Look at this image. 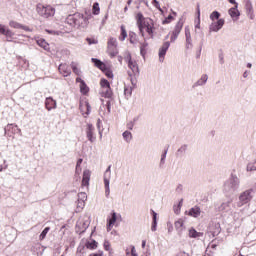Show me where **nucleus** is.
I'll use <instances>...</instances> for the list:
<instances>
[{"label":"nucleus","mask_w":256,"mask_h":256,"mask_svg":"<svg viewBox=\"0 0 256 256\" xmlns=\"http://www.w3.org/2000/svg\"><path fill=\"white\" fill-rule=\"evenodd\" d=\"M101 71H102V73H104V75L107 77V79H113L114 75H113V70H111V66L106 64L101 69Z\"/></svg>","instance_id":"nucleus-27"},{"label":"nucleus","mask_w":256,"mask_h":256,"mask_svg":"<svg viewBox=\"0 0 256 256\" xmlns=\"http://www.w3.org/2000/svg\"><path fill=\"white\" fill-rule=\"evenodd\" d=\"M85 248H87L85 244H80L77 248V253H81L83 255V253H85Z\"/></svg>","instance_id":"nucleus-60"},{"label":"nucleus","mask_w":256,"mask_h":256,"mask_svg":"<svg viewBox=\"0 0 256 256\" xmlns=\"http://www.w3.org/2000/svg\"><path fill=\"white\" fill-rule=\"evenodd\" d=\"M224 25H225V19L220 18L217 21H214L209 25V32L210 33H219V31H221V29H223Z\"/></svg>","instance_id":"nucleus-9"},{"label":"nucleus","mask_w":256,"mask_h":256,"mask_svg":"<svg viewBox=\"0 0 256 256\" xmlns=\"http://www.w3.org/2000/svg\"><path fill=\"white\" fill-rule=\"evenodd\" d=\"M129 69H131L132 75H139V65H137L136 61L131 62L128 64Z\"/></svg>","instance_id":"nucleus-34"},{"label":"nucleus","mask_w":256,"mask_h":256,"mask_svg":"<svg viewBox=\"0 0 256 256\" xmlns=\"http://www.w3.org/2000/svg\"><path fill=\"white\" fill-rule=\"evenodd\" d=\"M185 37H186V49H191L193 47V40L191 39V29L189 26H185Z\"/></svg>","instance_id":"nucleus-20"},{"label":"nucleus","mask_w":256,"mask_h":256,"mask_svg":"<svg viewBox=\"0 0 256 256\" xmlns=\"http://www.w3.org/2000/svg\"><path fill=\"white\" fill-rule=\"evenodd\" d=\"M81 171H82L81 166H76V168H75V177L76 178L80 179Z\"/></svg>","instance_id":"nucleus-59"},{"label":"nucleus","mask_w":256,"mask_h":256,"mask_svg":"<svg viewBox=\"0 0 256 256\" xmlns=\"http://www.w3.org/2000/svg\"><path fill=\"white\" fill-rule=\"evenodd\" d=\"M251 199H253V189L245 190L239 195L238 207L251 203Z\"/></svg>","instance_id":"nucleus-4"},{"label":"nucleus","mask_w":256,"mask_h":256,"mask_svg":"<svg viewBox=\"0 0 256 256\" xmlns=\"http://www.w3.org/2000/svg\"><path fill=\"white\" fill-rule=\"evenodd\" d=\"M183 207V198H181L178 202V204L173 206V211L175 215H179L181 213V208Z\"/></svg>","instance_id":"nucleus-38"},{"label":"nucleus","mask_w":256,"mask_h":256,"mask_svg":"<svg viewBox=\"0 0 256 256\" xmlns=\"http://www.w3.org/2000/svg\"><path fill=\"white\" fill-rule=\"evenodd\" d=\"M36 11L40 17L44 19H50V17H55V7L51 5L37 4Z\"/></svg>","instance_id":"nucleus-3"},{"label":"nucleus","mask_w":256,"mask_h":256,"mask_svg":"<svg viewBox=\"0 0 256 256\" xmlns=\"http://www.w3.org/2000/svg\"><path fill=\"white\" fill-rule=\"evenodd\" d=\"M169 47H171V42L166 41L163 43V45L160 47L158 55L160 61H164L165 55H167V51H169Z\"/></svg>","instance_id":"nucleus-14"},{"label":"nucleus","mask_w":256,"mask_h":256,"mask_svg":"<svg viewBox=\"0 0 256 256\" xmlns=\"http://www.w3.org/2000/svg\"><path fill=\"white\" fill-rule=\"evenodd\" d=\"M50 231H51V227L49 226L45 227L39 235V241H44V239H46L47 237V233H49Z\"/></svg>","instance_id":"nucleus-41"},{"label":"nucleus","mask_w":256,"mask_h":256,"mask_svg":"<svg viewBox=\"0 0 256 256\" xmlns=\"http://www.w3.org/2000/svg\"><path fill=\"white\" fill-rule=\"evenodd\" d=\"M91 61L94 67H97V69H100V71H102V69L107 65L105 62L101 61L98 58H91Z\"/></svg>","instance_id":"nucleus-29"},{"label":"nucleus","mask_w":256,"mask_h":256,"mask_svg":"<svg viewBox=\"0 0 256 256\" xmlns=\"http://www.w3.org/2000/svg\"><path fill=\"white\" fill-rule=\"evenodd\" d=\"M188 235L190 239H199V237H203V232H198L194 227H191Z\"/></svg>","instance_id":"nucleus-25"},{"label":"nucleus","mask_w":256,"mask_h":256,"mask_svg":"<svg viewBox=\"0 0 256 256\" xmlns=\"http://www.w3.org/2000/svg\"><path fill=\"white\" fill-rule=\"evenodd\" d=\"M187 149H189V145H187V144L181 145V146L177 149V151H176V153H175V157H176L177 159H183V157H185V155H187Z\"/></svg>","instance_id":"nucleus-18"},{"label":"nucleus","mask_w":256,"mask_h":256,"mask_svg":"<svg viewBox=\"0 0 256 256\" xmlns=\"http://www.w3.org/2000/svg\"><path fill=\"white\" fill-rule=\"evenodd\" d=\"M89 181H91V170H84L82 176V187H89Z\"/></svg>","instance_id":"nucleus-21"},{"label":"nucleus","mask_w":256,"mask_h":256,"mask_svg":"<svg viewBox=\"0 0 256 256\" xmlns=\"http://www.w3.org/2000/svg\"><path fill=\"white\" fill-rule=\"evenodd\" d=\"M118 219H121V215L117 214L115 210H112L110 216H108L107 218L106 229L108 232L111 231V229H113V226L115 225V223H117Z\"/></svg>","instance_id":"nucleus-8"},{"label":"nucleus","mask_w":256,"mask_h":256,"mask_svg":"<svg viewBox=\"0 0 256 256\" xmlns=\"http://www.w3.org/2000/svg\"><path fill=\"white\" fill-rule=\"evenodd\" d=\"M231 200L222 203L219 207V211H229L231 209Z\"/></svg>","instance_id":"nucleus-39"},{"label":"nucleus","mask_w":256,"mask_h":256,"mask_svg":"<svg viewBox=\"0 0 256 256\" xmlns=\"http://www.w3.org/2000/svg\"><path fill=\"white\" fill-rule=\"evenodd\" d=\"M209 233L212 237H217L221 233V223L213 221L209 227Z\"/></svg>","instance_id":"nucleus-11"},{"label":"nucleus","mask_w":256,"mask_h":256,"mask_svg":"<svg viewBox=\"0 0 256 256\" xmlns=\"http://www.w3.org/2000/svg\"><path fill=\"white\" fill-rule=\"evenodd\" d=\"M86 249H89L90 251H95L97 247H99V243L95 239L86 240L85 242Z\"/></svg>","instance_id":"nucleus-23"},{"label":"nucleus","mask_w":256,"mask_h":256,"mask_svg":"<svg viewBox=\"0 0 256 256\" xmlns=\"http://www.w3.org/2000/svg\"><path fill=\"white\" fill-rule=\"evenodd\" d=\"M122 137H123L124 141L129 143V141H131V139H133V134L129 130H126L122 133Z\"/></svg>","instance_id":"nucleus-44"},{"label":"nucleus","mask_w":256,"mask_h":256,"mask_svg":"<svg viewBox=\"0 0 256 256\" xmlns=\"http://www.w3.org/2000/svg\"><path fill=\"white\" fill-rule=\"evenodd\" d=\"M89 256H103V250L89 254Z\"/></svg>","instance_id":"nucleus-63"},{"label":"nucleus","mask_w":256,"mask_h":256,"mask_svg":"<svg viewBox=\"0 0 256 256\" xmlns=\"http://www.w3.org/2000/svg\"><path fill=\"white\" fill-rule=\"evenodd\" d=\"M85 15L78 12L69 14L65 19V23L72 28L87 29L89 27V21L93 19V14L85 12Z\"/></svg>","instance_id":"nucleus-1"},{"label":"nucleus","mask_w":256,"mask_h":256,"mask_svg":"<svg viewBox=\"0 0 256 256\" xmlns=\"http://www.w3.org/2000/svg\"><path fill=\"white\" fill-rule=\"evenodd\" d=\"M171 13L169 14L163 21H162V25H169V23H171L172 21H175V17H177V12L173 11V9H171ZM174 15V16H173Z\"/></svg>","instance_id":"nucleus-28"},{"label":"nucleus","mask_w":256,"mask_h":256,"mask_svg":"<svg viewBox=\"0 0 256 256\" xmlns=\"http://www.w3.org/2000/svg\"><path fill=\"white\" fill-rule=\"evenodd\" d=\"M80 93L82 95H88L89 94V86H87L86 82H82L80 85Z\"/></svg>","instance_id":"nucleus-43"},{"label":"nucleus","mask_w":256,"mask_h":256,"mask_svg":"<svg viewBox=\"0 0 256 256\" xmlns=\"http://www.w3.org/2000/svg\"><path fill=\"white\" fill-rule=\"evenodd\" d=\"M135 39H137V34L133 31L129 32V41L131 45H135Z\"/></svg>","instance_id":"nucleus-54"},{"label":"nucleus","mask_w":256,"mask_h":256,"mask_svg":"<svg viewBox=\"0 0 256 256\" xmlns=\"http://www.w3.org/2000/svg\"><path fill=\"white\" fill-rule=\"evenodd\" d=\"M219 19H221V13L217 10H214L211 14H210V20L212 22L215 21H219Z\"/></svg>","instance_id":"nucleus-40"},{"label":"nucleus","mask_w":256,"mask_h":256,"mask_svg":"<svg viewBox=\"0 0 256 256\" xmlns=\"http://www.w3.org/2000/svg\"><path fill=\"white\" fill-rule=\"evenodd\" d=\"M89 229V222L83 221L76 224V233L83 235Z\"/></svg>","instance_id":"nucleus-17"},{"label":"nucleus","mask_w":256,"mask_h":256,"mask_svg":"<svg viewBox=\"0 0 256 256\" xmlns=\"http://www.w3.org/2000/svg\"><path fill=\"white\" fill-rule=\"evenodd\" d=\"M196 24H195V29H201V8L199 3H197V8H196Z\"/></svg>","instance_id":"nucleus-26"},{"label":"nucleus","mask_w":256,"mask_h":256,"mask_svg":"<svg viewBox=\"0 0 256 256\" xmlns=\"http://www.w3.org/2000/svg\"><path fill=\"white\" fill-rule=\"evenodd\" d=\"M58 69H59L60 73L63 74V77H69V75H71V70L68 69L67 65H65V64H60Z\"/></svg>","instance_id":"nucleus-31"},{"label":"nucleus","mask_w":256,"mask_h":256,"mask_svg":"<svg viewBox=\"0 0 256 256\" xmlns=\"http://www.w3.org/2000/svg\"><path fill=\"white\" fill-rule=\"evenodd\" d=\"M0 35H4L8 43H13L15 32L9 29V27L5 26V24H0Z\"/></svg>","instance_id":"nucleus-5"},{"label":"nucleus","mask_w":256,"mask_h":256,"mask_svg":"<svg viewBox=\"0 0 256 256\" xmlns=\"http://www.w3.org/2000/svg\"><path fill=\"white\" fill-rule=\"evenodd\" d=\"M246 171H256V161L248 163Z\"/></svg>","instance_id":"nucleus-55"},{"label":"nucleus","mask_w":256,"mask_h":256,"mask_svg":"<svg viewBox=\"0 0 256 256\" xmlns=\"http://www.w3.org/2000/svg\"><path fill=\"white\" fill-rule=\"evenodd\" d=\"M21 25H22L21 23L14 20H11L9 22V26L12 27V29H21Z\"/></svg>","instance_id":"nucleus-52"},{"label":"nucleus","mask_w":256,"mask_h":256,"mask_svg":"<svg viewBox=\"0 0 256 256\" xmlns=\"http://www.w3.org/2000/svg\"><path fill=\"white\" fill-rule=\"evenodd\" d=\"M167 153H169V145H167L165 148H164V151L162 152L161 154V158H160V164H159V167H163V165H165V159H167Z\"/></svg>","instance_id":"nucleus-33"},{"label":"nucleus","mask_w":256,"mask_h":256,"mask_svg":"<svg viewBox=\"0 0 256 256\" xmlns=\"http://www.w3.org/2000/svg\"><path fill=\"white\" fill-rule=\"evenodd\" d=\"M130 253H131V256H139L137 254V250H135V246L133 245L130 246Z\"/></svg>","instance_id":"nucleus-61"},{"label":"nucleus","mask_w":256,"mask_h":256,"mask_svg":"<svg viewBox=\"0 0 256 256\" xmlns=\"http://www.w3.org/2000/svg\"><path fill=\"white\" fill-rule=\"evenodd\" d=\"M133 87H130V88H127L125 87L124 88V95L126 97V99H129L131 97V95H133Z\"/></svg>","instance_id":"nucleus-50"},{"label":"nucleus","mask_w":256,"mask_h":256,"mask_svg":"<svg viewBox=\"0 0 256 256\" xmlns=\"http://www.w3.org/2000/svg\"><path fill=\"white\" fill-rule=\"evenodd\" d=\"M175 256H189V253H187L185 251H180Z\"/></svg>","instance_id":"nucleus-64"},{"label":"nucleus","mask_w":256,"mask_h":256,"mask_svg":"<svg viewBox=\"0 0 256 256\" xmlns=\"http://www.w3.org/2000/svg\"><path fill=\"white\" fill-rule=\"evenodd\" d=\"M184 23L185 22L183 21V18H180L179 21L176 23L172 33H176V35H179L183 29Z\"/></svg>","instance_id":"nucleus-30"},{"label":"nucleus","mask_w":256,"mask_h":256,"mask_svg":"<svg viewBox=\"0 0 256 256\" xmlns=\"http://www.w3.org/2000/svg\"><path fill=\"white\" fill-rule=\"evenodd\" d=\"M108 49H111V47H117V38L110 37L108 39Z\"/></svg>","instance_id":"nucleus-48"},{"label":"nucleus","mask_w":256,"mask_h":256,"mask_svg":"<svg viewBox=\"0 0 256 256\" xmlns=\"http://www.w3.org/2000/svg\"><path fill=\"white\" fill-rule=\"evenodd\" d=\"M240 185L239 177L235 174H231L230 178L224 183V193L227 197H231L235 191H238Z\"/></svg>","instance_id":"nucleus-2"},{"label":"nucleus","mask_w":256,"mask_h":256,"mask_svg":"<svg viewBox=\"0 0 256 256\" xmlns=\"http://www.w3.org/2000/svg\"><path fill=\"white\" fill-rule=\"evenodd\" d=\"M101 13V7H99V2H94L92 6V15H99Z\"/></svg>","instance_id":"nucleus-45"},{"label":"nucleus","mask_w":256,"mask_h":256,"mask_svg":"<svg viewBox=\"0 0 256 256\" xmlns=\"http://www.w3.org/2000/svg\"><path fill=\"white\" fill-rule=\"evenodd\" d=\"M37 45L39 47H41L42 49H44V51H47L48 53H51V47L49 46V42H47V40H45V38H39L36 41Z\"/></svg>","instance_id":"nucleus-22"},{"label":"nucleus","mask_w":256,"mask_h":256,"mask_svg":"<svg viewBox=\"0 0 256 256\" xmlns=\"http://www.w3.org/2000/svg\"><path fill=\"white\" fill-rule=\"evenodd\" d=\"M15 128H17V125L7 124V126L4 128L5 135H8V137H11V134H9V133H13V130Z\"/></svg>","instance_id":"nucleus-37"},{"label":"nucleus","mask_w":256,"mask_h":256,"mask_svg":"<svg viewBox=\"0 0 256 256\" xmlns=\"http://www.w3.org/2000/svg\"><path fill=\"white\" fill-rule=\"evenodd\" d=\"M86 42L88 43V45H97V43H99V40L95 38L87 37Z\"/></svg>","instance_id":"nucleus-56"},{"label":"nucleus","mask_w":256,"mask_h":256,"mask_svg":"<svg viewBox=\"0 0 256 256\" xmlns=\"http://www.w3.org/2000/svg\"><path fill=\"white\" fill-rule=\"evenodd\" d=\"M100 87H102V89H109V87H111V83H109V80H107L106 78H101Z\"/></svg>","instance_id":"nucleus-46"},{"label":"nucleus","mask_w":256,"mask_h":256,"mask_svg":"<svg viewBox=\"0 0 256 256\" xmlns=\"http://www.w3.org/2000/svg\"><path fill=\"white\" fill-rule=\"evenodd\" d=\"M104 251H111V243L109 240H105L103 243Z\"/></svg>","instance_id":"nucleus-58"},{"label":"nucleus","mask_w":256,"mask_h":256,"mask_svg":"<svg viewBox=\"0 0 256 256\" xmlns=\"http://www.w3.org/2000/svg\"><path fill=\"white\" fill-rule=\"evenodd\" d=\"M150 22L145 23L143 26V32L145 33L146 31L150 39H155V25L153 24V20H150Z\"/></svg>","instance_id":"nucleus-10"},{"label":"nucleus","mask_w":256,"mask_h":256,"mask_svg":"<svg viewBox=\"0 0 256 256\" xmlns=\"http://www.w3.org/2000/svg\"><path fill=\"white\" fill-rule=\"evenodd\" d=\"M209 79V76H207V74H204L201 76V78L194 83L193 87H201L203 85H205V83H207V80Z\"/></svg>","instance_id":"nucleus-32"},{"label":"nucleus","mask_w":256,"mask_h":256,"mask_svg":"<svg viewBox=\"0 0 256 256\" xmlns=\"http://www.w3.org/2000/svg\"><path fill=\"white\" fill-rule=\"evenodd\" d=\"M128 76L130 78L132 89H137V75L131 73V71H128Z\"/></svg>","instance_id":"nucleus-36"},{"label":"nucleus","mask_w":256,"mask_h":256,"mask_svg":"<svg viewBox=\"0 0 256 256\" xmlns=\"http://www.w3.org/2000/svg\"><path fill=\"white\" fill-rule=\"evenodd\" d=\"M147 47H149V42L147 41V38H144V42L140 43V55L145 59L147 55Z\"/></svg>","instance_id":"nucleus-24"},{"label":"nucleus","mask_w":256,"mask_h":256,"mask_svg":"<svg viewBox=\"0 0 256 256\" xmlns=\"http://www.w3.org/2000/svg\"><path fill=\"white\" fill-rule=\"evenodd\" d=\"M120 31L119 41H125V39H127V30L125 29V25H121Z\"/></svg>","instance_id":"nucleus-42"},{"label":"nucleus","mask_w":256,"mask_h":256,"mask_svg":"<svg viewBox=\"0 0 256 256\" xmlns=\"http://www.w3.org/2000/svg\"><path fill=\"white\" fill-rule=\"evenodd\" d=\"M104 89L105 90L101 92V96L104 97L105 99H111L113 97V90L111 89V87L104 88Z\"/></svg>","instance_id":"nucleus-35"},{"label":"nucleus","mask_w":256,"mask_h":256,"mask_svg":"<svg viewBox=\"0 0 256 256\" xmlns=\"http://www.w3.org/2000/svg\"><path fill=\"white\" fill-rule=\"evenodd\" d=\"M104 187H105V195L106 197H109L111 193L110 188V181H111V165L107 167L106 171L104 172Z\"/></svg>","instance_id":"nucleus-6"},{"label":"nucleus","mask_w":256,"mask_h":256,"mask_svg":"<svg viewBox=\"0 0 256 256\" xmlns=\"http://www.w3.org/2000/svg\"><path fill=\"white\" fill-rule=\"evenodd\" d=\"M201 207L198 205H195L194 207L190 208L189 210H186L185 215H188L189 217H193L194 219H197L201 217Z\"/></svg>","instance_id":"nucleus-12"},{"label":"nucleus","mask_w":256,"mask_h":256,"mask_svg":"<svg viewBox=\"0 0 256 256\" xmlns=\"http://www.w3.org/2000/svg\"><path fill=\"white\" fill-rule=\"evenodd\" d=\"M146 23H148V22L145 20V16H143V13L138 12L136 14V25L138 27L139 35H141V37H145V32L143 31V26H145Z\"/></svg>","instance_id":"nucleus-7"},{"label":"nucleus","mask_w":256,"mask_h":256,"mask_svg":"<svg viewBox=\"0 0 256 256\" xmlns=\"http://www.w3.org/2000/svg\"><path fill=\"white\" fill-rule=\"evenodd\" d=\"M71 69L73 71V73L75 75H77L79 77V75H81V70L77 67V65H75L74 62L71 63Z\"/></svg>","instance_id":"nucleus-53"},{"label":"nucleus","mask_w":256,"mask_h":256,"mask_svg":"<svg viewBox=\"0 0 256 256\" xmlns=\"http://www.w3.org/2000/svg\"><path fill=\"white\" fill-rule=\"evenodd\" d=\"M124 61L127 63V65L133 63V57L131 56V52H126L125 53Z\"/></svg>","instance_id":"nucleus-49"},{"label":"nucleus","mask_w":256,"mask_h":256,"mask_svg":"<svg viewBox=\"0 0 256 256\" xmlns=\"http://www.w3.org/2000/svg\"><path fill=\"white\" fill-rule=\"evenodd\" d=\"M78 199L81 201V205H85V201H87V194L85 192H80L78 194Z\"/></svg>","instance_id":"nucleus-51"},{"label":"nucleus","mask_w":256,"mask_h":256,"mask_svg":"<svg viewBox=\"0 0 256 256\" xmlns=\"http://www.w3.org/2000/svg\"><path fill=\"white\" fill-rule=\"evenodd\" d=\"M45 108L47 109V111H53V109H57V101L51 96L46 97Z\"/></svg>","instance_id":"nucleus-16"},{"label":"nucleus","mask_w":256,"mask_h":256,"mask_svg":"<svg viewBox=\"0 0 256 256\" xmlns=\"http://www.w3.org/2000/svg\"><path fill=\"white\" fill-rule=\"evenodd\" d=\"M151 216H152V221H157V212L155 210L151 209L150 210Z\"/></svg>","instance_id":"nucleus-62"},{"label":"nucleus","mask_w":256,"mask_h":256,"mask_svg":"<svg viewBox=\"0 0 256 256\" xmlns=\"http://www.w3.org/2000/svg\"><path fill=\"white\" fill-rule=\"evenodd\" d=\"M86 137H87L88 141H90V143H94L95 139H97L95 137V126H93V124H91V123L87 124Z\"/></svg>","instance_id":"nucleus-13"},{"label":"nucleus","mask_w":256,"mask_h":256,"mask_svg":"<svg viewBox=\"0 0 256 256\" xmlns=\"http://www.w3.org/2000/svg\"><path fill=\"white\" fill-rule=\"evenodd\" d=\"M245 9L247 17H249V19L251 20L255 19V13L253 12V3H251V0H246Z\"/></svg>","instance_id":"nucleus-19"},{"label":"nucleus","mask_w":256,"mask_h":256,"mask_svg":"<svg viewBox=\"0 0 256 256\" xmlns=\"http://www.w3.org/2000/svg\"><path fill=\"white\" fill-rule=\"evenodd\" d=\"M228 14L232 20L239 21V17H241V12H239V4H236V6L230 8L228 10Z\"/></svg>","instance_id":"nucleus-15"},{"label":"nucleus","mask_w":256,"mask_h":256,"mask_svg":"<svg viewBox=\"0 0 256 256\" xmlns=\"http://www.w3.org/2000/svg\"><path fill=\"white\" fill-rule=\"evenodd\" d=\"M174 225L176 231H183V225H185V223L183 222V219H178Z\"/></svg>","instance_id":"nucleus-47"},{"label":"nucleus","mask_w":256,"mask_h":256,"mask_svg":"<svg viewBox=\"0 0 256 256\" xmlns=\"http://www.w3.org/2000/svg\"><path fill=\"white\" fill-rule=\"evenodd\" d=\"M152 5L158 9V11H160V13H163V8H161V4L159 3V1L157 0H153L152 1Z\"/></svg>","instance_id":"nucleus-57"}]
</instances>
